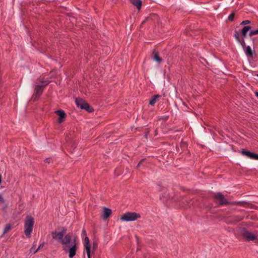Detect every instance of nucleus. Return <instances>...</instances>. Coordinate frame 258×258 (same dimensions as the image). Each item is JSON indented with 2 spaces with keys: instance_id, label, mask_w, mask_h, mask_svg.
Segmentation results:
<instances>
[{
  "instance_id": "nucleus-40",
  "label": "nucleus",
  "mask_w": 258,
  "mask_h": 258,
  "mask_svg": "<svg viewBox=\"0 0 258 258\" xmlns=\"http://www.w3.org/2000/svg\"><path fill=\"white\" fill-rule=\"evenodd\" d=\"M256 76L257 77H258V74H256Z\"/></svg>"
},
{
  "instance_id": "nucleus-2",
  "label": "nucleus",
  "mask_w": 258,
  "mask_h": 258,
  "mask_svg": "<svg viewBox=\"0 0 258 258\" xmlns=\"http://www.w3.org/2000/svg\"><path fill=\"white\" fill-rule=\"evenodd\" d=\"M34 225V218L31 216H27L24 222V233L27 238H30Z\"/></svg>"
},
{
  "instance_id": "nucleus-28",
  "label": "nucleus",
  "mask_w": 258,
  "mask_h": 258,
  "mask_svg": "<svg viewBox=\"0 0 258 258\" xmlns=\"http://www.w3.org/2000/svg\"><path fill=\"white\" fill-rule=\"evenodd\" d=\"M234 13H231L228 17V19L230 21H232L234 17Z\"/></svg>"
},
{
  "instance_id": "nucleus-7",
  "label": "nucleus",
  "mask_w": 258,
  "mask_h": 258,
  "mask_svg": "<svg viewBox=\"0 0 258 258\" xmlns=\"http://www.w3.org/2000/svg\"><path fill=\"white\" fill-rule=\"evenodd\" d=\"M213 198L219 201V205L226 206L229 205V202L224 198L221 192L215 193L213 196Z\"/></svg>"
},
{
  "instance_id": "nucleus-5",
  "label": "nucleus",
  "mask_w": 258,
  "mask_h": 258,
  "mask_svg": "<svg viewBox=\"0 0 258 258\" xmlns=\"http://www.w3.org/2000/svg\"><path fill=\"white\" fill-rule=\"evenodd\" d=\"M140 217V214L135 212H127L123 214L120 219L124 221H133Z\"/></svg>"
},
{
  "instance_id": "nucleus-39",
  "label": "nucleus",
  "mask_w": 258,
  "mask_h": 258,
  "mask_svg": "<svg viewBox=\"0 0 258 258\" xmlns=\"http://www.w3.org/2000/svg\"><path fill=\"white\" fill-rule=\"evenodd\" d=\"M255 242L256 243H257V245H258V240H256Z\"/></svg>"
},
{
  "instance_id": "nucleus-8",
  "label": "nucleus",
  "mask_w": 258,
  "mask_h": 258,
  "mask_svg": "<svg viewBox=\"0 0 258 258\" xmlns=\"http://www.w3.org/2000/svg\"><path fill=\"white\" fill-rule=\"evenodd\" d=\"M44 88V87L39 85L34 86V92L32 96V99L34 101H36L39 99L43 92Z\"/></svg>"
},
{
  "instance_id": "nucleus-9",
  "label": "nucleus",
  "mask_w": 258,
  "mask_h": 258,
  "mask_svg": "<svg viewBox=\"0 0 258 258\" xmlns=\"http://www.w3.org/2000/svg\"><path fill=\"white\" fill-rule=\"evenodd\" d=\"M244 218L242 215H233L228 217L227 219V223L231 224H235L239 221H242Z\"/></svg>"
},
{
  "instance_id": "nucleus-31",
  "label": "nucleus",
  "mask_w": 258,
  "mask_h": 258,
  "mask_svg": "<svg viewBox=\"0 0 258 258\" xmlns=\"http://www.w3.org/2000/svg\"><path fill=\"white\" fill-rule=\"evenodd\" d=\"M0 202L1 203H5V200L2 197V195L0 194Z\"/></svg>"
},
{
  "instance_id": "nucleus-16",
  "label": "nucleus",
  "mask_w": 258,
  "mask_h": 258,
  "mask_svg": "<svg viewBox=\"0 0 258 258\" xmlns=\"http://www.w3.org/2000/svg\"><path fill=\"white\" fill-rule=\"evenodd\" d=\"M161 97V96L159 94L153 95L151 97V99L149 101V104L151 106H154L157 101Z\"/></svg>"
},
{
  "instance_id": "nucleus-12",
  "label": "nucleus",
  "mask_w": 258,
  "mask_h": 258,
  "mask_svg": "<svg viewBox=\"0 0 258 258\" xmlns=\"http://www.w3.org/2000/svg\"><path fill=\"white\" fill-rule=\"evenodd\" d=\"M55 113L59 116L57 122L59 123H61L66 117V114L64 111L61 109L55 111Z\"/></svg>"
},
{
  "instance_id": "nucleus-38",
  "label": "nucleus",
  "mask_w": 258,
  "mask_h": 258,
  "mask_svg": "<svg viewBox=\"0 0 258 258\" xmlns=\"http://www.w3.org/2000/svg\"><path fill=\"white\" fill-rule=\"evenodd\" d=\"M2 175L0 174V184L2 182Z\"/></svg>"
},
{
  "instance_id": "nucleus-34",
  "label": "nucleus",
  "mask_w": 258,
  "mask_h": 258,
  "mask_svg": "<svg viewBox=\"0 0 258 258\" xmlns=\"http://www.w3.org/2000/svg\"><path fill=\"white\" fill-rule=\"evenodd\" d=\"M145 160L144 159H142L140 162L138 163V164L137 165V168H139L140 166H141V164L142 163V162H143Z\"/></svg>"
},
{
  "instance_id": "nucleus-22",
  "label": "nucleus",
  "mask_w": 258,
  "mask_h": 258,
  "mask_svg": "<svg viewBox=\"0 0 258 258\" xmlns=\"http://www.w3.org/2000/svg\"><path fill=\"white\" fill-rule=\"evenodd\" d=\"M234 37L236 40L237 41V42L240 39L239 37V33L237 31H234Z\"/></svg>"
},
{
  "instance_id": "nucleus-1",
  "label": "nucleus",
  "mask_w": 258,
  "mask_h": 258,
  "mask_svg": "<svg viewBox=\"0 0 258 258\" xmlns=\"http://www.w3.org/2000/svg\"><path fill=\"white\" fill-rule=\"evenodd\" d=\"M62 248L65 252L69 253V258H73L76 254L78 248L77 237L72 233H68L62 241Z\"/></svg>"
},
{
  "instance_id": "nucleus-21",
  "label": "nucleus",
  "mask_w": 258,
  "mask_h": 258,
  "mask_svg": "<svg viewBox=\"0 0 258 258\" xmlns=\"http://www.w3.org/2000/svg\"><path fill=\"white\" fill-rule=\"evenodd\" d=\"M237 42L242 46L243 49H245L246 47L245 40L243 39H240Z\"/></svg>"
},
{
  "instance_id": "nucleus-11",
  "label": "nucleus",
  "mask_w": 258,
  "mask_h": 258,
  "mask_svg": "<svg viewBox=\"0 0 258 258\" xmlns=\"http://www.w3.org/2000/svg\"><path fill=\"white\" fill-rule=\"evenodd\" d=\"M243 50L245 52L246 56L248 58H251L252 59L254 58V56H255V53L254 51H253L251 49V48L250 46H247L245 48V49Z\"/></svg>"
},
{
  "instance_id": "nucleus-32",
  "label": "nucleus",
  "mask_w": 258,
  "mask_h": 258,
  "mask_svg": "<svg viewBox=\"0 0 258 258\" xmlns=\"http://www.w3.org/2000/svg\"><path fill=\"white\" fill-rule=\"evenodd\" d=\"M51 158H47L45 159V162L48 163H50L51 162Z\"/></svg>"
},
{
  "instance_id": "nucleus-33",
  "label": "nucleus",
  "mask_w": 258,
  "mask_h": 258,
  "mask_svg": "<svg viewBox=\"0 0 258 258\" xmlns=\"http://www.w3.org/2000/svg\"><path fill=\"white\" fill-rule=\"evenodd\" d=\"M159 189L160 190L163 191H166V188L165 187H161L160 186H159Z\"/></svg>"
},
{
  "instance_id": "nucleus-15",
  "label": "nucleus",
  "mask_w": 258,
  "mask_h": 258,
  "mask_svg": "<svg viewBox=\"0 0 258 258\" xmlns=\"http://www.w3.org/2000/svg\"><path fill=\"white\" fill-rule=\"evenodd\" d=\"M111 213H112V211L110 209H109V208H107L106 207H104L102 218L104 219H106L110 216V215L111 214Z\"/></svg>"
},
{
  "instance_id": "nucleus-36",
  "label": "nucleus",
  "mask_w": 258,
  "mask_h": 258,
  "mask_svg": "<svg viewBox=\"0 0 258 258\" xmlns=\"http://www.w3.org/2000/svg\"><path fill=\"white\" fill-rule=\"evenodd\" d=\"M8 208V205H6L3 208V210L5 211Z\"/></svg>"
},
{
  "instance_id": "nucleus-19",
  "label": "nucleus",
  "mask_w": 258,
  "mask_h": 258,
  "mask_svg": "<svg viewBox=\"0 0 258 258\" xmlns=\"http://www.w3.org/2000/svg\"><path fill=\"white\" fill-rule=\"evenodd\" d=\"M11 229H12V225L11 224L9 223V224H6V225L4 229V231H3V235H4L7 233H8L10 230H11Z\"/></svg>"
},
{
  "instance_id": "nucleus-13",
  "label": "nucleus",
  "mask_w": 258,
  "mask_h": 258,
  "mask_svg": "<svg viewBox=\"0 0 258 258\" xmlns=\"http://www.w3.org/2000/svg\"><path fill=\"white\" fill-rule=\"evenodd\" d=\"M37 81L40 83L41 84L40 85L44 87L48 85L51 82L49 79H45L44 77H40L37 78Z\"/></svg>"
},
{
  "instance_id": "nucleus-24",
  "label": "nucleus",
  "mask_w": 258,
  "mask_h": 258,
  "mask_svg": "<svg viewBox=\"0 0 258 258\" xmlns=\"http://www.w3.org/2000/svg\"><path fill=\"white\" fill-rule=\"evenodd\" d=\"M90 245L89 239L87 236H86L84 239V246Z\"/></svg>"
},
{
  "instance_id": "nucleus-18",
  "label": "nucleus",
  "mask_w": 258,
  "mask_h": 258,
  "mask_svg": "<svg viewBox=\"0 0 258 258\" xmlns=\"http://www.w3.org/2000/svg\"><path fill=\"white\" fill-rule=\"evenodd\" d=\"M153 59L160 63L162 61V59L160 57L158 52L154 51L153 52Z\"/></svg>"
},
{
  "instance_id": "nucleus-26",
  "label": "nucleus",
  "mask_w": 258,
  "mask_h": 258,
  "mask_svg": "<svg viewBox=\"0 0 258 258\" xmlns=\"http://www.w3.org/2000/svg\"><path fill=\"white\" fill-rule=\"evenodd\" d=\"M38 249H36L35 245H33V246L30 249V252H33V253H35L38 251Z\"/></svg>"
},
{
  "instance_id": "nucleus-10",
  "label": "nucleus",
  "mask_w": 258,
  "mask_h": 258,
  "mask_svg": "<svg viewBox=\"0 0 258 258\" xmlns=\"http://www.w3.org/2000/svg\"><path fill=\"white\" fill-rule=\"evenodd\" d=\"M242 155L246 156L247 158L258 160V154L255 153L250 152L248 150L242 149L239 152Z\"/></svg>"
},
{
  "instance_id": "nucleus-23",
  "label": "nucleus",
  "mask_w": 258,
  "mask_h": 258,
  "mask_svg": "<svg viewBox=\"0 0 258 258\" xmlns=\"http://www.w3.org/2000/svg\"><path fill=\"white\" fill-rule=\"evenodd\" d=\"M258 34V29L255 30H250L249 31L248 35L249 36H251L254 35H257Z\"/></svg>"
},
{
  "instance_id": "nucleus-6",
  "label": "nucleus",
  "mask_w": 258,
  "mask_h": 258,
  "mask_svg": "<svg viewBox=\"0 0 258 258\" xmlns=\"http://www.w3.org/2000/svg\"><path fill=\"white\" fill-rule=\"evenodd\" d=\"M242 237L247 241H253L257 239V236L249 231L245 228H243L241 230Z\"/></svg>"
},
{
  "instance_id": "nucleus-3",
  "label": "nucleus",
  "mask_w": 258,
  "mask_h": 258,
  "mask_svg": "<svg viewBox=\"0 0 258 258\" xmlns=\"http://www.w3.org/2000/svg\"><path fill=\"white\" fill-rule=\"evenodd\" d=\"M59 229L60 230L59 232L56 231L52 232L51 236L53 239L59 241L62 245V241L66 238L67 230L64 227H60Z\"/></svg>"
},
{
  "instance_id": "nucleus-25",
  "label": "nucleus",
  "mask_w": 258,
  "mask_h": 258,
  "mask_svg": "<svg viewBox=\"0 0 258 258\" xmlns=\"http://www.w3.org/2000/svg\"><path fill=\"white\" fill-rule=\"evenodd\" d=\"M250 23H251L250 21L246 20H244V21H243L242 22H241V23L240 24V25H247V24H249Z\"/></svg>"
},
{
  "instance_id": "nucleus-17",
  "label": "nucleus",
  "mask_w": 258,
  "mask_h": 258,
  "mask_svg": "<svg viewBox=\"0 0 258 258\" xmlns=\"http://www.w3.org/2000/svg\"><path fill=\"white\" fill-rule=\"evenodd\" d=\"M130 2L134 6H136L139 10L141 9L142 5V2L141 0H130Z\"/></svg>"
},
{
  "instance_id": "nucleus-37",
  "label": "nucleus",
  "mask_w": 258,
  "mask_h": 258,
  "mask_svg": "<svg viewBox=\"0 0 258 258\" xmlns=\"http://www.w3.org/2000/svg\"><path fill=\"white\" fill-rule=\"evenodd\" d=\"M255 96L258 98V92L256 91L254 93Z\"/></svg>"
},
{
  "instance_id": "nucleus-4",
  "label": "nucleus",
  "mask_w": 258,
  "mask_h": 258,
  "mask_svg": "<svg viewBox=\"0 0 258 258\" xmlns=\"http://www.w3.org/2000/svg\"><path fill=\"white\" fill-rule=\"evenodd\" d=\"M77 106L82 109L85 110L88 112H92L94 109L88 103L81 98H76L75 100Z\"/></svg>"
},
{
  "instance_id": "nucleus-35",
  "label": "nucleus",
  "mask_w": 258,
  "mask_h": 258,
  "mask_svg": "<svg viewBox=\"0 0 258 258\" xmlns=\"http://www.w3.org/2000/svg\"><path fill=\"white\" fill-rule=\"evenodd\" d=\"M82 234L84 235H87L86 231V230L84 229H83L82 232Z\"/></svg>"
},
{
  "instance_id": "nucleus-14",
  "label": "nucleus",
  "mask_w": 258,
  "mask_h": 258,
  "mask_svg": "<svg viewBox=\"0 0 258 258\" xmlns=\"http://www.w3.org/2000/svg\"><path fill=\"white\" fill-rule=\"evenodd\" d=\"M251 27L249 26H244L241 30V35L242 36V39H244L246 37L247 32L248 31L251 30Z\"/></svg>"
},
{
  "instance_id": "nucleus-27",
  "label": "nucleus",
  "mask_w": 258,
  "mask_h": 258,
  "mask_svg": "<svg viewBox=\"0 0 258 258\" xmlns=\"http://www.w3.org/2000/svg\"><path fill=\"white\" fill-rule=\"evenodd\" d=\"M169 118V116L168 115H163L162 116L159 117V120H167Z\"/></svg>"
},
{
  "instance_id": "nucleus-29",
  "label": "nucleus",
  "mask_w": 258,
  "mask_h": 258,
  "mask_svg": "<svg viewBox=\"0 0 258 258\" xmlns=\"http://www.w3.org/2000/svg\"><path fill=\"white\" fill-rule=\"evenodd\" d=\"M98 247V244L97 242H93L92 244V248L93 249L95 250Z\"/></svg>"
},
{
  "instance_id": "nucleus-20",
  "label": "nucleus",
  "mask_w": 258,
  "mask_h": 258,
  "mask_svg": "<svg viewBox=\"0 0 258 258\" xmlns=\"http://www.w3.org/2000/svg\"><path fill=\"white\" fill-rule=\"evenodd\" d=\"M88 258H91V246H84Z\"/></svg>"
},
{
  "instance_id": "nucleus-30",
  "label": "nucleus",
  "mask_w": 258,
  "mask_h": 258,
  "mask_svg": "<svg viewBox=\"0 0 258 258\" xmlns=\"http://www.w3.org/2000/svg\"><path fill=\"white\" fill-rule=\"evenodd\" d=\"M44 244H45L44 242H43L42 243H41V244L39 245V246H38V248H37V249H38V250H39V249H40L41 248H42L44 246Z\"/></svg>"
}]
</instances>
